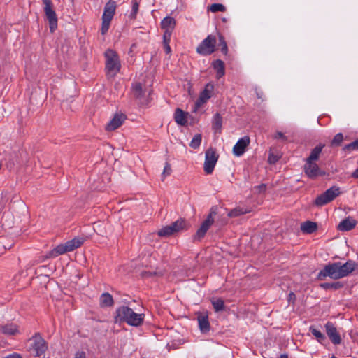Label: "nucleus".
<instances>
[{"label":"nucleus","mask_w":358,"mask_h":358,"mask_svg":"<svg viewBox=\"0 0 358 358\" xmlns=\"http://www.w3.org/2000/svg\"><path fill=\"white\" fill-rule=\"evenodd\" d=\"M126 117L123 114H116L113 118L108 123L106 127V129L107 131H114L118 127H120L124 121L125 120Z\"/></svg>","instance_id":"dca6fc26"},{"label":"nucleus","mask_w":358,"mask_h":358,"mask_svg":"<svg viewBox=\"0 0 358 358\" xmlns=\"http://www.w3.org/2000/svg\"><path fill=\"white\" fill-rule=\"evenodd\" d=\"M42 1L44 5V12L49 22L50 30L52 33L57 28V16L50 0H42Z\"/></svg>","instance_id":"0eeeda50"},{"label":"nucleus","mask_w":358,"mask_h":358,"mask_svg":"<svg viewBox=\"0 0 358 358\" xmlns=\"http://www.w3.org/2000/svg\"><path fill=\"white\" fill-rule=\"evenodd\" d=\"M279 157L276 155H274L273 154H270L268 158V162L270 164H275L278 160Z\"/></svg>","instance_id":"49530a36"},{"label":"nucleus","mask_w":358,"mask_h":358,"mask_svg":"<svg viewBox=\"0 0 358 358\" xmlns=\"http://www.w3.org/2000/svg\"><path fill=\"white\" fill-rule=\"evenodd\" d=\"M274 138L275 139H280L284 142L287 141V137L281 131H277Z\"/></svg>","instance_id":"a18cd8bd"},{"label":"nucleus","mask_w":358,"mask_h":358,"mask_svg":"<svg viewBox=\"0 0 358 358\" xmlns=\"http://www.w3.org/2000/svg\"><path fill=\"white\" fill-rule=\"evenodd\" d=\"M317 229V223L311 221H306L301 225V230L306 234H312Z\"/></svg>","instance_id":"b1692460"},{"label":"nucleus","mask_w":358,"mask_h":358,"mask_svg":"<svg viewBox=\"0 0 358 358\" xmlns=\"http://www.w3.org/2000/svg\"><path fill=\"white\" fill-rule=\"evenodd\" d=\"M3 358H22V357L20 354L14 352V353L10 354Z\"/></svg>","instance_id":"de8ad7c7"},{"label":"nucleus","mask_w":358,"mask_h":358,"mask_svg":"<svg viewBox=\"0 0 358 358\" xmlns=\"http://www.w3.org/2000/svg\"><path fill=\"white\" fill-rule=\"evenodd\" d=\"M352 177L354 178H358V169H357L352 173Z\"/></svg>","instance_id":"3c124183"},{"label":"nucleus","mask_w":358,"mask_h":358,"mask_svg":"<svg viewBox=\"0 0 358 358\" xmlns=\"http://www.w3.org/2000/svg\"><path fill=\"white\" fill-rule=\"evenodd\" d=\"M305 174L311 179H315L318 176H325L326 173L322 171L315 162L306 160L303 166Z\"/></svg>","instance_id":"9d476101"},{"label":"nucleus","mask_w":358,"mask_h":358,"mask_svg":"<svg viewBox=\"0 0 358 358\" xmlns=\"http://www.w3.org/2000/svg\"><path fill=\"white\" fill-rule=\"evenodd\" d=\"M250 142V140L248 136H245L240 138L233 148L234 155L237 157L243 155L246 148L249 145Z\"/></svg>","instance_id":"4468645a"},{"label":"nucleus","mask_w":358,"mask_h":358,"mask_svg":"<svg viewBox=\"0 0 358 358\" xmlns=\"http://www.w3.org/2000/svg\"><path fill=\"white\" fill-rule=\"evenodd\" d=\"M199 327L202 333H207L210 330V323L208 315L206 313H199L197 317Z\"/></svg>","instance_id":"6ab92c4d"},{"label":"nucleus","mask_w":358,"mask_h":358,"mask_svg":"<svg viewBox=\"0 0 358 358\" xmlns=\"http://www.w3.org/2000/svg\"><path fill=\"white\" fill-rule=\"evenodd\" d=\"M139 4L137 1L133 3L131 12L129 15V18L134 20L136 17L137 13L138 11Z\"/></svg>","instance_id":"79ce46f5"},{"label":"nucleus","mask_w":358,"mask_h":358,"mask_svg":"<svg viewBox=\"0 0 358 358\" xmlns=\"http://www.w3.org/2000/svg\"><path fill=\"white\" fill-rule=\"evenodd\" d=\"M343 140V134L338 133V134H336V136L334 137L333 140L331 141V145L338 146L341 145Z\"/></svg>","instance_id":"a19ab883"},{"label":"nucleus","mask_w":358,"mask_h":358,"mask_svg":"<svg viewBox=\"0 0 358 358\" xmlns=\"http://www.w3.org/2000/svg\"><path fill=\"white\" fill-rule=\"evenodd\" d=\"M257 188L259 189V192H264L266 189V186L264 184H262L260 185H258Z\"/></svg>","instance_id":"8fccbe9b"},{"label":"nucleus","mask_w":358,"mask_h":358,"mask_svg":"<svg viewBox=\"0 0 358 358\" xmlns=\"http://www.w3.org/2000/svg\"><path fill=\"white\" fill-rule=\"evenodd\" d=\"M188 113L184 112L180 108H177L175 111L174 114V119L175 121L181 126H185L187 121V116Z\"/></svg>","instance_id":"5701e85b"},{"label":"nucleus","mask_w":358,"mask_h":358,"mask_svg":"<svg viewBox=\"0 0 358 358\" xmlns=\"http://www.w3.org/2000/svg\"><path fill=\"white\" fill-rule=\"evenodd\" d=\"M212 305L215 312H220L224 309V301L220 298L212 300Z\"/></svg>","instance_id":"473e14b6"},{"label":"nucleus","mask_w":358,"mask_h":358,"mask_svg":"<svg viewBox=\"0 0 358 358\" xmlns=\"http://www.w3.org/2000/svg\"><path fill=\"white\" fill-rule=\"evenodd\" d=\"M219 45L221 46V52L224 55H227L228 52L227 44L223 36L219 34Z\"/></svg>","instance_id":"58836bf2"},{"label":"nucleus","mask_w":358,"mask_h":358,"mask_svg":"<svg viewBox=\"0 0 358 358\" xmlns=\"http://www.w3.org/2000/svg\"><path fill=\"white\" fill-rule=\"evenodd\" d=\"M216 43L215 36L208 35L196 48L197 53L204 56L211 55L215 50Z\"/></svg>","instance_id":"39448f33"},{"label":"nucleus","mask_w":358,"mask_h":358,"mask_svg":"<svg viewBox=\"0 0 358 358\" xmlns=\"http://www.w3.org/2000/svg\"><path fill=\"white\" fill-rule=\"evenodd\" d=\"M106 73L108 78H114L120 71L121 64L117 52L108 49L105 52Z\"/></svg>","instance_id":"f03ea898"},{"label":"nucleus","mask_w":358,"mask_h":358,"mask_svg":"<svg viewBox=\"0 0 358 358\" xmlns=\"http://www.w3.org/2000/svg\"><path fill=\"white\" fill-rule=\"evenodd\" d=\"M173 230V234L179 232L186 227V222L184 219H179L170 224Z\"/></svg>","instance_id":"7c9ffc66"},{"label":"nucleus","mask_w":358,"mask_h":358,"mask_svg":"<svg viewBox=\"0 0 358 358\" xmlns=\"http://www.w3.org/2000/svg\"><path fill=\"white\" fill-rule=\"evenodd\" d=\"M69 252L66 247V243L59 244L54 249L50 250L45 257L44 259L54 258L62 254Z\"/></svg>","instance_id":"aec40b11"},{"label":"nucleus","mask_w":358,"mask_h":358,"mask_svg":"<svg viewBox=\"0 0 358 358\" xmlns=\"http://www.w3.org/2000/svg\"><path fill=\"white\" fill-rule=\"evenodd\" d=\"M280 358H289L287 354H282L280 356Z\"/></svg>","instance_id":"5fc2aeb1"},{"label":"nucleus","mask_w":358,"mask_h":358,"mask_svg":"<svg viewBox=\"0 0 358 358\" xmlns=\"http://www.w3.org/2000/svg\"><path fill=\"white\" fill-rule=\"evenodd\" d=\"M74 358H86V355L85 352H77L75 355Z\"/></svg>","instance_id":"09e8293b"},{"label":"nucleus","mask_w":358,"mask_h":358,"mask_svg":"<svg viewBox=\"0 0 358 358\" xmlns=\"http://www.w3.org/2000/svg\"><path fill=\"white\" fill-rule=\"evenodd\" d=\"M113 299L112 295L108 292L103 293L100 296V306L102 308L110 307L113 305Z\"/></svg>","instance_id":"393cba45"},{"label":"nucleus","mask_w":358,"mask_h":358,"mask_svg":"<svg viewBox=\"0 0 358 358\" xmlns=\"http://www.w3.org/2000/svg\"><path fill=\"white\" fill-rule=\"evenodd\" d=\"M208 10L212 13H216L219 11L224 12L226 10V8L221 3H213L210 7H208Z\"/></svg>","instance_id":"4c0bfd02"},{"label":"nucleus","mask_w":358,"mask_h":358,"mask_svg":"<svg viewBox=\"0 0 358 358\" xmlns=\"http://www.w3.org/2000/svg\"><path fill=\"white\" fill-rule=\"evenodd\" d=\"M144 317V314L136 313L126 306H122L116 310V322H125L130 326L139 327L143 323Z\"/></svg>","instance_id":"f257e3e1"},{"label":"nucleus","mask_w":358,"mask_h":358,"mask_svg":"<svg viewBox=\"0 0 358 358\" xmlns=\"http://www.w3.org/2000/svg\"><path fill=\"white\" fill-rule=\"evenodd\" d=\"M115 10L116 2L113 0L108 1L104 6L102 18L112 20L115 13Z\"/></svg>","instance_id":"a211bd4d"},{"label":"nucleus","mask_w":358,"mask_h":358,"mask_svg":"<svg viewBox=\"0 0 358 358\" xmlns=\"http://www.w3.org/2000/svg\"><path fill=\"white\" fill-rule=\"evenodd\" d=\"M2 333L6 335H14L17 331V327L14 324H8L0 327Z\"/></svg>","instance_id":"c756f323"},{"label":"nucleus","mask_w":358,"mask_h":358,"mask_svg":"<svg viewBox=\"0 0 358 358\" xmlns=\"http://www.w3.org/2000/svg\"><path fill=\"white\" fill-rule=\"evenodd\" d=\"M133 93L136 98L140 99L143 96V90L141 83H136L133 87Z\"/></svg>","instance_id":"72a5a7b5"},{"label":"nucleus","mask_w":358,"mask_h":358,"mask_svg":"<svg viewBox=\"0 0 358 358\" xmlns=\"http://www.w3.org/2000/svg\"><path fill=\"white\" fill-rule=\"evenodd\" d=\"M320 287L325 290L328 289H334L337 290L343 287V284L341 282H324L320 285Z\"/></svg>","instance_id":"c85d7f7f"},{"label":"nucleus","mask_w":358,"mask_h":358,"mask_svg":"<svg viewBox=\"0 0 358 358\" xmlns=\"http://www.w3.org/2000/svg\"><path fill=\"white\" fill-rule=\"evenodd\" d=\"M340 271L343 278L348 276L358 267V264L353 260H348L345 264L339 262Z\"/></svg>","instance_id":"2eb2a0df"},{"label":"nucleus","mask_w":358,"mask_h":358,"mask_svg":"<svg viewBox=\"0 0 358 358\" xmlns=\"http://www.w3.org/2000/svg\"><path fill=\"white\" fill-rule=\"evenodd\" d=\"M295 299V294L293 292L289 293V301L294 300Z\"/></svg>","instance_id":"603ef678"},{"label":"nucleus","mask_w":358,"mask_h":358,"mask_svg":"<svg viewBox=\"0 0 358 358\" xmlns=\"http://www.w3.org/2000/svg\"><path fill=\"white\" fill-rule=\"evenodd\" d=\"M217 214V207L213 206L210 213L208 215L206 219L202 222L200 227L196 231V234L193 236V241H200L206 235L208 230L212 226L214 222V217Z\"/></svg>","instance_id":"7ed1b4c3"},{"label":"nucleus","mask_w":358,"mask_h":358,"mask_svg":"<svg viewBox=\"0 0 358 358\" xmlns=\"http://www.w3.org/2000/svg\"><path fill=\"white\" fill-rule=\"evenodd\" d=\"M340 271L339 262L328 264L319 272L317 278L320 280H324L326 277H329L334 280L343 278Z\"/></svg>","instance_id":"20e7f679"},{"label":"nucleus","mask_w":358,"mask_h":358,"mask_svg":"<svg viewBox=\"0 0 358 358\" xmlns=\"http://www.w3.org/2000/svg\"><path fill=\"white\" fill-rule=\"evenodd\" d=\"M343 150L346 152H351L352 151L358 150V138L353 142L345 145Z\"/></svg>","instance_id":"c9c22d12"},{"label":"nucleus","mask_w":358,"mask_h":358,"mask_svg":"<svg viewBox=\"0 0 358 358\" xmlns=\"http://www.w3.org/2000/svg\"><path fill=\"white\" fill-rule=\"evenodd\" d=\"M176 21L173 17L171 16L165 17L161 21L160 23L161 29L164 31L163 36L171 37L172 33L176 27Z\"/></svg>","instance_id":"ddd939ff"},{"label":"nucleus","mask_w":358,"mask_h":358,"mask_svg":"<svg viewBox=\"0 0 358 358\" xmlns=\"http://www.w3.org/2000/svg\"><path fill=\"white\" fill-rule=\"evenodd\" d=\"M330 358H336L334 355H332Z\"/></svg>","instance_id":"6e6d98bb"},{"label":"nucleus","mask_w":358,"mask_h":358,"mask_svg":"<svg viewBox=\"0 0 358 358\" xmlns=\"http://www.w3.org/2000/svg\"><path fill=\"white\" fill-rule=\"evenodd\" d=\"M214 90V85L211 83H208L204 90L200 93L199 99L196 101L193 111L196 112L200 107L202 106L210 97L212 92Z\"/></svg>","instance_id":"9b49d317"},{"label":"nucleus","mask_w":358,"mask_h":358,"mask_svg":"<svg viewBox=\"0 0 358 358\" xmlns=\"http://www.w3.org/2000/svg\"><path fill=\"white\" fill-rule=\"evenodd\" d=\"M357 223V222L355 219L348 217L338 224L337 229L341 231H348L354 229Z\"/></svg>","instance_id":"f3484780"},{"label":"nucleus","mask_w":358,"mask_h":358,"mask_svg":"<svg viewBox=\"0 0 358 358\" xmlns=\"http://www.w3.org/2000/svg\"><path fill=\"white\" fill-rule=\"evenodd\" d=\"M171 38V37L163 36L164 48V50H165L166 53L168 54V55L171 54V47L169 45Z\"/></svg>","instance_id":"37998d69"},{"label":"nucleus","mask_w":358,"mask_h":358,"mask_svg":"<svg viewBox=\"0 0 358 358\" xmlns=\"http://www.w3.org/2000/svg\"><path fill=\"white\" fill-rule=\"evenodd\" d=\"M257 96L259 99H262V92H259L256 91Z\"/></svg>","instance_id":"864d4df0"},{"label":"nucleus","mask_w":358,"mask_h":358,"mask_svg":"<svg viewBox=\"0 0 358 358\" xmlns=\"http://www.w3.org/2000/svg\"><path fill=\"white\" fill-rule=\"evenodd\" d=\"M324 146V145H321V144L317 145L315 148H313L311 150L309 157L306 160L311 161V162L317 161L319 159L320 155L322 152V150Z\"/></svg>","instance_id":"cd10ccee"},{"label":"nucleus","mask_w":358,"mask_h":358,"mask_svg":"<svg viewBox=\"0 0 358 358\" xmlns=\"http://www.w3.org/2000/svg\"><path fill=\"white\" fill-rule=\"evenodd\" d=\"M31 341V348L35 352V356L40 357L43 355L48 349L46 341L38 333L32 337Z\"/></svg>","instance_id":"1a4fd4ad"},{"label":"nucleus","mask_w":358,"mask_h":358,"mask_svg":"<svg viewBox=\"0 0 358 358\" xmlns=\"http://www.w3.org/2000/svg\"><path fill=\"white\" fill-rule=\"evenodd\" d=\"M212 66L216 71V78L220 79L225 74L224 63L221 59H216L212 63Z\"/></svg>","instance_id":"412c9836"},{"label":"nucleus","mask_w":358,"mask_h":358,"mask_svg":"<svg viewBox=\"0 0 358 358\" xmlns=\"http://www.w3.org/2000/svg\"><path fill=\"white\" fill-rule=\"evenodd\" d=\"M248 211L241 208H236L232 209L228 213V216L230 217H234L247 213Z\"/></svg>","instance_id":"e433bc0d"},{"label":"nucleus","mask_w":358,"mask_h":358,"mask_svg":"<svg viewBox=\"0 0 358 358\" xmlns=\"http://www.w3.org/2000/svg\"><path fill=\"white\" fill-rule=\"evenodd\" d=\"M219 155L217 154L215 149L210 148L206 151L203 169L206 174L209 175L213 173Z\"/></svg>","instance_id":"6e6552de"},{"label":"nucleus","mask_w":358,"mask_h":358,"mask_svg":"<svg viewBox=\"0 0 358 358\" xmlns=\"http://www.w3.org/2000/svg\"><path fill=\"white\" fill-rule=\"evenodd\" d=\"M309 331L315 336L316 340L321 344H323L324 342L327 341L325 335L320 330L315 328L314 326H310L309 328Z\"/></svg>","instance_id":"a878e982"},{"label":"nucleus","mask_w":358,"mask_h":358,"mask_svg":"<svg viewBox=\"0 0 358 358\" xmlns=\"http://www.w3.org/2000/svg\"><path fill=\"white\" fill-rule=\"evenodd\" d=\"M341 194L340 188L336 186H333L327 189L324 193L319 195L315 201V204L317 206H322L332 201Z\"/></svg>","instance_id":"423d86ee"},{"label":"nucleus","mask_w":358,"mask_h":358,"mask_svg":"<svg viewBox=\"0 0 358 358\" xmlns=\"http://www.w3.org/2000/svg\"><path fill=\"white\" fill-rule=\"evenodd\" d=\"M171 166L170 164L166 162V164H165V166L164 168V171H163V173H162V176L164 178L167 176H169L171 174Z\"/></svg>","instance_id":"c03bdc74"},{"label":"nucleus","mask_w":358,"mask_h":358,"mask_svg":"<svg viewBox=\"0 0 358 358\" xmlns=\"http://www.w3.org/2000/svg\"><path fill=\"white\" fill-rule=\"evenodd\" d=\"M222 117L219 113H216L213 116L212 127L213 129L215 130L217 133H220L222 130Z\"/></svg>","instance_id":"bb28decb"},{"label":"nucleus","mask_w":358,"mask_h":358,"mask_svg":"<svg viewBox=\"0 0 358 358\" xmlns=\"http://www.w3.org/2000/svg\"><path fill=\"white\" fill-rule=\"evenodd\" d=\"M84 243V238L81 237H76L70 241L66 242V247L69 252L73 251L75 249L81 246Z\"/></svg>","instance_id":"4be33fe9"},{"label":"nucleus","mask_w":358,"mask_h":358,"mask_svg":"<svg viewBox=\"0 0 358 358\" xmlns=\"http://www.w3.org/2000/svg\"><path fill=\"white\" fill-rule=\"evenodd\" d=\"M324 327L327 335L328 336L331 343L334 345L341 344L342 339L334 324L331 322H327L325 324Z\"/></svg>","instance_id":"f8f14e48"},{"label":"nucleus","mask_w":358,"mask_h":358,"mask_svg":"<svg viewBox=\"0 0 358 358\" xmlns=\"http://www.w3.org/2000/svg\"><path fill=\"white\" fill-rule=\"evenodd\" d=\"M202 136L201 134H196L189 143V146L194 149L198 148L201 143Z\"/></svg>","instance_id":"f704fd0d"},{"label":"nucleus","mask_w":358,"mask_h":358,"mask_svg":"<svg viewBox=\"0 0 358 358\" xmlns=\"http://www.w3.org/2000/svg\"><path fill=\"white\" fill-rule=\"evenodd\" d=\"M110 20L102 18V24L101 29V32L102 35H105L108 32L110 27Z\"/></svg>","instance_id":"ea45409f"},{"label":"nucleus","mask_w":358,"mask_h":358,"mask_svg":"<svg viewBox=\"0 0 358 358\" xmlns=\"http://www.w3.org/2000/svg\"><path fill=\"white\" fill-rule=\"evenodd\" d=\"M157 234L161 237H168L173 234V230L170 225H168L159 230Z\"/></svg>","instance_id":"2f4dec72"}]
</instances>
